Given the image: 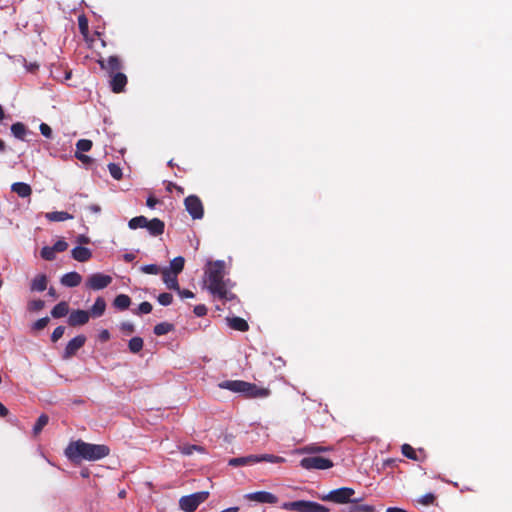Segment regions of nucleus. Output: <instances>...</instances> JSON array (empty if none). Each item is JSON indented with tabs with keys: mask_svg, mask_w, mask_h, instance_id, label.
<instances>
[{
	"mask_svg": "<svg viewBox=\"0 0 512 512\" xmlns=\"http://www.w3.org/2000/svg\"><path fill=\"white\" fill-rule=\"evenodd\" d=\"M64 332H65L64 326L56 327L51 335L52 342H57L63 336Z\"/></svg>",
	"mask_w": 512,
	"mask_h": 512,
	"instance_id": "49530a36",
	"label": "nucleus"
},
{
	"mask_svg": "<svg viewBox=\"0 0 512 512\" xmlns=\"http://www.w3.org/2000/svg\"><path fill=\"white\" fill-rule=\"evenodd\" d=\"M281 508L287 511L295 512H329V508L317 502L298 500L292 502H285Z\"/></svg>",
	"mask_w": 512,
	"mask_h": 512,
	"instance_id": "39448f33",
	"label": "nucleus"
},
{
	"mask_svg": "<svg viewBox=\"0 0 512 512\" xmlns=\"http://www.w3.org/2000/svg\"><path fill=\"white\" fill-rule=\"evenodd\" d=\"M208 497L209 493L207 491L196 492L183 496L179 500V506L185 512H194L201 503L208 499Z\"/></svg>",
	"mask_w": 512,
	"mask_h": 512,
	"instance_id": "423d86ee",
	"label": "nucleus"
},
{
	"mask_svg": "<svg viewBox=\"0 0 512 512\" xmlns=\"http://www.w3.org/2000/svg\"><path fill=\"white\" fill-rule=\"evenodd\" d=\"M436 500V497L433 493H427L423 496H421L418 500V502L424 506L432 505L434 504Z\"/></svg>",
	"mask_w": 512,
	"mask_h": 512,
	"instance_id": "a19ab883",
	"label": "nucleus"
},
{
	"mask_svg": "<svg viewBox=\"0 0 512 512\" xmlns=\"http://www.w3.org/2000/svg\"><path fill=\"white\" fill-rule=\"evenodd\" d=\"M157 300L161 305L168 306L172 303L173 296H172V294L165 292V293L159 294V296L157 297Z\"/></svg>",
	"mask_w": 512,
	"mask_h": 512,
	"instance_id": "79ce46f5",
	"label": "nucleus"
},
{
	"mask_svg": "<svg viewBox=\"0 0 512 512\" xmlns=\"http://www.w3.org/2000/svg\"><path fill=\"white\" fill-rule=\"evenodd\" d=\"M78 26L83 35L88 33V20L84 15L78 17Z\"/></svg>",
	"mask_w": 512,
	"mask_h": 512,
	"instance_id": "37998d69",
	"label": "nucleus"
},
{
	"mask_svg": "<svg viewBox=\"0 0 512 512\" xmlns=\"http://www.w3.org/2000/svg\"><path fill=\"white\" fill-rule=\"evenodd\" d=\"M127 84V77L122 72H117L111 75L110 87L114 93H121Z\"/></svg>",
	"mask_w": 512,
	"mask_h": 512,
	"instance_id": "2eb2a0df",
	"label": "nucleus"
},
{
	"mask_svg": "<svg viewBox=\"0 0 512 512\" xmlns=\"http://www.w3.org/2000/svg\"><path fill=\"white\" fill-rule=\"evenodd\" d=\"M225 263L222 260L210 261L205 269V284L208 291L214 295L220 292V288L224 287L228 281L224 280Z\"/></svg>",
	"mask_w": 512,
	"mask_h": 512,
	"instance_id": "f03ea898",
	"label": "nucleus"
},
{
	"mask_svg": "<svg viewBox=\"0 0 512 512\" xmlns=\"http://www.w3.org/2000/svg\"><path fill=\"white\" fill-rule=\"evenodd\" d=\"M166 189L168 192H172V190H176L179 194H182V195L185 192L183 187H181L173 182H168Z\"/></svg>",
	"mask_w": 512,
	"mask_h": 512,
	"instance_id": "6e6d98bb",
	"label": "nucleus"
},
{
	"mask_svg": "<svg viewBox=\"0 0 512 512\" xmlns=\"http://www.w3.org/2000/svg\"><path fill=\"white\" fill-rule=\"evenodd\" d=\"M9 415L8 408L0 402V417L5 418Z\"/></svg>",
	"mask_w": 512,
	"mask_h": 512,
	"instance_id": "052dcab7",
	"label": "nucleus"
},
{
	"mask_svg": "<svg viewBox=\"0 0 512 512\" xmlns=\"http://www.w3.org/2000/svg\"><path fill=\"white\" fill-rule=\"evenodd\" d=\"M174 329V325L168 322H161L154 326L153 332L157 336L165 335Z\"/></svg>",
	"mask_w": 512,
	"mask_h": 512,
	"instance_id": "c756f323",
	"label": "nucleus"
},
{
	"mask_svg": "<svg viewBox=\"0 0 512 512\" xmlns=\"http://www.w3.org/2000/svg\"><path fill=\"white\" fill-rule=\"evenodd\" d=\"M184 264H185V259L182 256L175 257L170 262L169 270L171 271V273L178 275L179 273L182 272V270L184 268Z\"/></svg>",
	"mask_w": 512,
	"mask_h": 512,
	"instance_id": "7c9ffc66",
	"label": "nucleus"
},
{
	"mask_svg": "<svg viewBox=\"0 0 512 512\" xmlns=\"http://www.w3.org/2000/svg\"><path fill=\"white\" fill-rule=\"evenodd\" d=\"M106 309V302L102 297H98L93 306L91 307L90 313L93 317H100L104 314Z\"/></svg>",
	"mask_w": 512,
	"mask_h": 512,
	"instance_id": "a878e982",
	"label": "nucleus"
},
{
	"mask_svg": "<svg viewBox=\"0 0 512 512\" xmlns=\"http://www.w3.org/2000/svg\"><path fill=\"white\" fill-rule=\"evenodd\" d=\"M159 202V200L157 198H155L154 196H149L147 198V201H146V205L149 207V208H154L156 206V204Z\"/></svg>",
	"mask_w": 512,
	"mask_h": 512,
	"instance_id": "bf43d9fd",
	"label": "nucleus"
},
{
	"mask_svg": "<svg viewBox=\"0 0 512 512\" xmlns=\"http://www.w3.org/2000/svg\"><path fill=\"white\" fill-rule=\"evenodd\" d=\"M11 133L15 138L19 140H25L28 129L22 122H16L11 126Z\"/></svg>",
	"mask_w": 512,
	"mask_h": 512,
	"instance_id": "393cba45",
	"label": "nucleus"
},
{
	"mask_svg": "<svg viewBox=\"0 0 512 512\" xmlns=\"http://www.w3.org/2000/svg\"><path fill=\"white\" fill-rule=\"evenodd\" d=\"M141 271L146 274H153L156 275L159 273L160 268L156 264H148L141 267Z\"/></svg>",
	"mask_w": 512,
	"mask_h": 512,
	"instance_id": "a18cd8bd",
	"label": "nucleus"
},
{
	"mask_svg": "<svg viewBox=\"0 0 512 512\" xmlns=\"http://www.w3.org/2000/svg\"><path fill=\"white\" fill-rule=\"evenodd\" d=\"M402 454L412 460H417V454L415 449L409 444H403L401 447Z\"/></svg>",
	"mask_w": 512,
	"mask_h": 512,
	"instance_id": "e433bc0d",
	"label": "nucleus"
},
{
	"mask_svg": "<svg viewBox=\"0 0 512 512\" xmlns=\"http://www.w3.org/2000/svg\"><path fill=\"white\" fill-rule=\"evenodd\" d=\"M285 459L280 456H276L273 454H263V455H248L243 457L231 458L228 461V464L233 467L254 465L259 462H269V463H282Z\"/></svg>",
	"mask_w": 512,
	"mask_h": 512,
	"instance_id": "20e7f679",
	"label": "nucleus"
},
{
	"mask_svg": "<svg viewBox=\"0 0 512 512\" xmlns=\"http://www.w3.org/2000/svg\"><path fill=\"white\" fill-rule=\"evenodd\" d=\"M48 294H49V296L54 297V298L58 297L56 290L53 287L49 288Z\"/></svg>",
	"mask_w": 512,
	"mask_h": 512,
	"instance_id": "69168bd1",
	"label": "nucleus"
},
{
	"mask_svg": "<svg viewBox=\"0 0 512 512\" xmlns=\"http://www.w3.org/2000/svg\"><path fill=\"white\" fill-rule=\"evenodd\" d=\"M55 251L52 246H45L41 249V257L47 261H53L55 259Z\"/></svg>",
	"mask_w": 512,
	"mask_h": 512,
	"instance_id": "58836bf2",
	"label": "nucleus"
},
{
	"mask_svg": "<svg viewBox=\"0 0 512 512\" xmlns=\"http://www.w3.org/2000/svg\"><path fill=\"white\" fill-rule=\"evenodd\" d=\"M85 342H86V337L84 335H78V336L74 337L73 339H71L65 347V350L63 353V358L70 359L71 357L76 355L78 350L84 346Z\"/></svg>",
	"mask_w": 512,
	"mask_h": 512,
	"instance_id": "9b49d317",
	"label": "nucleus"
},
{
	"mask_svg": "<svg viewBox=\"0 0 512 512\" xmlns=\"http://www.w3.org/2000/svg\"><path fill=\"white\" fill-rule=\"evenodd\" d=\"M75 157L79 161H81L83 164H86V165L91 164L93 161L91 157H89L83 153H80V152H75Z\"/></svg>",
	"mask_w": 512,
	"mask_h": 512,
	"instance_id": "5fc2aeb1",
	"label": "nucleus"
},
{
	"mask_svg": "<svg viewBox=\"0 0 512 512\" xmlns=\"http://www.w3.org/2000/svg\"><path fill=\"white\" fill-rule=\"evenodd\" d=\"M48 279L45 274L37 275L31 282V291L42 292L47 288Z\"/></svg>",
	"mask_w": 512,
	"mask_h": 512,
	"instance_id": "5701e85b",
	"label": "nucleus"
},
{
	"mask_svg": "<svg viewBox=\"0 0 512 512\" xmlns=\"http://www.w3.org/2000/svg\"><path fill=\"white\" fill-rule=\"evenodd\" d=\"M52 247L55 252H64L68 248V243L65 240L61 239L58 240Z\"/></svg>",
	"mask_w": 512,
	"mask_h": 512,
	"instance_id": "de8ad7c7",
	"label": "nucleus"
},
{
	"mask_svg": "<svg viewBox=\"0 0 512 512\" xmlns=\"http://www.w3.org/2000/svg\"><path fill=\"white\" fill-rule=\"evenodd\" d=\"M98 64L110 75L120 72L122 68V63L118 56H109L107 59H100Z\"/></svg>",
	"mask_w": 512,
	"mask_h": 512,
	"instance_id": "ddd939ff",
	"label": "nucleus"
},
{
	"mask_svg": "<svg viewBox=\"0 0 512 512\" xmlns=\"http://www.w3.org/2000/svg\"><path fill=\"white\" fill-rule=\"evenodd\" d=\"M355 490L350 487H341L330 491L328 494L321 495L319 498L323 501H330L337 504H347L352 500Z\"/></svg>",
	"mask_w": 512,
	"mask_h": 512,
	"instance_id": "0eeeda50",
	"label": "nucleus"
},
{
	"mask_svg": "<svg viewBox=\"0 0 512 512\" xmlns=\"http://www.w3.org/2000/svg\"><path fill=\"white\" fill-rule=\"evenodd\" d=\"M68 312H69L68 303L65 301H61L53 307V309L51 311V315L53 318H61V317L66 316L68 314Z\"/></svg>",
	"mask_w": 512,
	"mask_h": 512,
	"instance_id": "bb28decb",
	"label": "nucleus"
},
{
	"mask_svg": "<svg viewBox=\"0 0 512 512\" xmlns=\"http://www.w3.org/2000/svg\"><path fill=\"white\" fill-rule=\"evenodd\" d=\"M89 210L94 213H97L100 211V207L98 205H91V206H89Z\"/></svg>",
	"mask_w": 512,
	"mask_h": 512,
	"instance_id": "338daca9",
	"label": "nucleus"
},
{
	"mask_svg": "<svg viewBox=\"0 0 512 512\" xmlns=\"http://www.w3.org/2000/svg\"><path fill=\"white\" fill-rule=\"evenodd\" d=\"M247 500L255 501L259 503L275 504L278 502V498L271 492L267 491H256L248 493L244 496Z\"/></svg>",
	"mask_w": 512,
	"mask_h": 512,
	"instance_id": "f8f14e48",
	"label": "nucleus"
},
{
	"mask_svg": "<svg viewBox=\"0 0 512 512\" xmlns=\"http://www.w3.org/2000/svg\"><path fill=\"white\" fill-rule=\"evenodd\" d=\"M89 312L85 310H74L68 317V324L72 327L84 325L89 321Z\"/></svg>",
	"mask_w": 512,
	"mask_h": 512,
	"instance_id": "4468645a",
	"label": "nucleus"
},
{
	"mask_svg": "<svg viewBox=\"0 0 512 512\" xmlns=\"http://www.w3.org/2000/svg\"><path fill=\"white\" fill-rule=\"evenodd\" d=\"M89 241H90V240H89V238H88L87 236H85V235H79V236L77 237V242H78L79 244H88V243H89Z\"/></svg>",
	"mask_w": 512,
	"mask_h": 512,
	"instance_id": "680f3d73",
	"label": "nucleus"
},
{
	"mask_svg": "<svg viewBox=\"0 0 512 512\" xmlns=\"http://www.w3.org/2000/svg\"><path fill=\"white\" fill-rule=\"evenodd\" d=\"M92 141L89 140V139H80L77 141L76 143V148H77V151L76 152H88L90 151V149L92 148Z\"/></svg>",
	"mask_w": 512,
	"mask_h": 512,
	"instance_id": "f704fd0d",
	"label": "nucleus"
},
{
	"mask_svg": "<svg viewBox=\"0 0 512 512\" xmlns=\"http://www.w3.org/2000/svg\"><path fill=\"white\" fill-rule=\"evenodd\" d=\"M177 293L181 298H193L195 296L192 291L188 289H181L180 287L179 290H177Z\"/></svg>",
	"mask_w": 512,
	"mask_h": 512,
	"instance_id": "4d7b16f0",
	"label": "nucleus"
},
{
	"mask_svg": "<svg viewBox=\"0 0 512 512\" xmlns=\"http://www.w3.org/2000/svg\"><path fill=\"white\" fill-rule=\"evenodd\" d=\"M49 417L46 414H42L38 417L36 423L33 426V434L37 436L41 433L43 428L48 424Z\"/></svg>",
	"mask_w": 512,
	"mask_h": 512,
	"instance_id": "473e14b6",
	"label": "nucleus"
},
{
	"mask_svg": "<svg viewBox=\"0 0 512 512\" xmlns=\"http://www.w3.org/2000/svg\"><path fill=\"white\" fill-rule=\"evenodd\" d=\"M227 322L230 328L240 331V332H246L249 330V325L247 321L240 317H232L227 318Z\"/></svg>",
	"mask_w": 512,
	"mask_h": 512,
	"instance_id": "4be33fe9",
	"label": "nucleus"
},
{
	"mask_svg": "<svg viewBox=\"0 0 512 512\" xmlns=\"http://www.w3.org/2000/svg\"><path fill=\"white\" fill-rule=\"evenodd\" d=\"M219 386L235 393H241L247 398H266L271 393L268 388L258 387L254 383L243 380H227Z\"/></svg>",
	"mask_w": 512,
	"mask_h": 512,
	"instance_id": "7ed1b4c3",
	"label": "nucleus"
},
{
	"mask_svg": "<svg viewBox=\"0 0 512 512\" xmlns=\"http://www.w3.org/2000/svg\"><path fill=\"white\" fill-rule=\"evenodd\" d=\"M120 329L125 335H130L135 330L134 325L131 322H122Z\"/></svg>",
	"mask_w": 512,
	"mask_h": 512,
	"instance_id": "8fccbe9b",
	"label": "nucleus"
},
{
	"mask_svg": "<svg viewBox=\"0 0 512 512\" xmlns=\"http://www.w3.org/2000/svg\"><path fill=\"white\" fill-rule=\"evenodd\" d=\"M180 451L184 455H192L194 451L203 453L204 448L199 445H184L180 448Z\"/></svg>",
	"mask_w": 512,
	"mask_h": 512,
	"instance_id": "4c0bfd02",
	"label": "nucleus"
},
{
	"mask_svg": "<svg viewBox=\"0 0 512 512\" xmlns=\"http://www.w3.org/2000/svg\"><path fill=\"white\" fill-rule=\"evenodd\" d=\"M46 219L52 222H61L69 219H73V215L65 211H54L48 212L45 215Z\"/></svg>",
	"mask_w": 512,
	"mask_h": 512,
	"instance_id": "b1692460",
	"label": "nucleus"
},
{
	"mask_svg": "<svg viewBox=\"0 0 512 512\" xmlns=\"http://www.w3.org/2000/svg\"><path fill=\"white\" fill-rule=\"evenodd\" d=\"M146 229L152 236H159L164 233L165 223L159 218H153L148 220V224L146 225Z\"/></svg>",
	"mask_w": 512,
	"mask_h": 512,
	"instance_id": "dca6fc26",
	"label": "nucleus"
},
{
	"mask_svg": "<svg viewBox=\"0 0 512 512\" xmlns=\"http://www.w3.org/2000/svg\"><path fill=\"white\" fill-rule=\"evenodd\" d=\"M49 323V318L48 317H43V318H40L38 319L34 324H33V328L35 330H42L44 329Z\"/></svg>",
	"mask_w": 512,
	"mask_h": 512,
	"instance_id": "09e8293b",
	"label": "nucleus"
},
{
	"mask_svg": "<svg viewBox=\"0 0 512 512\" xmlns=\"http://www.w3.org/2000/svg\"><path fill=\"white\" fill-rule=\"evenodd\" d=\"M81 281L82 276L74 271L64 274L60 279L61 284L66 287H76L80 285Z\"/></svg>",
	"mask_w": 512,
	"mask_h": 512,
	"instance_id": "f3484780",
	"label": "nucleus"
},
{
	"mask_svg": "<svg viewBox=\"0 0 512 512\" xmlns=\"http://www.w3.org/2000/svg\"><path fill=\"white\" fill-rule=\"evenodd\" d=\"M333 462L322 456L304 457L300 461V466L306 470H326L333 467Z\"/></svg>",
	"mask_w": 512,
	"mask_h": 512,
	"instance_id": "6e6552de",
	"label": "nucleus"
},
{
	"mask_svg": "<svg viewBox=\"0 0 512 512\" xmlns=\"http://www.w3.org/2000/svg\"><path fill=\"white\" fill-rule=\"evenodd\" d=\"M44 306H45V303L43 300H41V299L33 300L28 303V310L31 312H37V311L42 310L44 308Z\"/></svg>",
	"mask_w": 512,
	"mask_h": 512,
	"instance_id": "ea45409f",
	"label": "nucleus"
},
{
	"mask_svg": "<svg viewBox=\"0 0 512 512\" xmlns=\"http://www.w3.org/2000/svg\"><path fill=\"white\" fill-rule=\"evenodd\" d=\"M143 346L144 341L141 337L138 336L131 338L128 343V348L133 354L139 353L143 349Z\"/></svg>",
	"mask_w": 512,
	"mask_h": 512,
	"instance_id": "c85d7f7f",
	"label": "nucleus"
},
{
	"mask_svg": "<svg viewBox=\"0 0 512 512\" xmlns=\"http://www.w3.org/2000/svg\"><path fill=\"white\" fill-rule=\"evenodd\" d=\"M213 296L224 301H232L236 299V295L229 291L227 284L224 287H221L220 292H216Z\"/></svg>",
	"mask_w": 512,
	"mask_h": 512,
	"instance_id": "72a5a7b5",
	"label": "nucleus"
},
{
	"mask_svg": "<svg viewBox=\"0 0 512 512\" xmlns=\"http://www.w3.org/2000/svg\"><path fill=\"white\" fill-rule=\"evenodd\" d=\"M131 304V299L126 294H119L115 297L113 305L119 310H126Z\"/></svg>",
	"mask_w": 512,
	"mask_h": 512,
	"instance_id": "cd10ccee",
	"label": "nucleus"
},
{
	"mask_svg": "<svg viewBox=\"0 0 512 512\" xmlns=\"http://www.w3.org/2000/svg\"><path fill=\"white\" fill-rule=\"evenodd\" d=\"M111 282V276L102 273H94L88 277L86 287L92 290H101L109 286Z\"/></svg>",
	"mask_w": 512,
	"mask_h": 512,
	"instance_id": "9d476101",
	"label": "nucleus"
},
{
	"mask_svg": "<svg viewBox=\"0 0 512 512\" xmlns=\"http://www.w3.org/2000/svg\"><path fill=\"white\" fill-rule=\"evenodd\" d=\"M361 499H352L344 512H375V507L368 504H361Z\"/></svg>",
	"mask_w": 512,
	"mask_h": 512,
	"instance_id": "6ab92c4d",
	"label": "nucleus"
},
{
	"mask_svg": "<svg viewBox=\"0 0 512 512\" xmlns=\"http://www.w3.org/2000/svg\"><path fill=\"white\" fill-rule=\"evenodd\" d=\"M162 279L168 289L175 291L179 290L180 286L178 283L177 274H173L169 269L165 268L162 271Z\"/></svg>",
	"mask_w": 512,
	"mask_h": 512,
	"instance_id": "a211bd4d",
	"label": "nucleus"
},
{
	"mask_svg": "<svg viewBox=\"0 0 512 512\" xmlns=\"http://www.w3.org/2000/svg\"><path fill=\"white\" fill-rule=\"evenodd\" d=\"M207 307L204 304H199L194 307V314L197 317H203L207 314Z\"/></svg>",
	"mask_w": 512,
	"mask_h": 512,
	"instance_id": "864d4df0",
	"label": "nucleus"
},
{
	"mask_svg": "<svg viewBox=\"0 0 512 512\" xmlns=\"http://www.w3.org/2000/svg\"><path fill=\"white\" fill-rule=\"evenodd\" d=\"M185 209L193 219H202L204 216V207L200 198L196 195H190L184 200Z\"/></svg>",
	"mask_w": 512,
	"mask_h": 512,
	"instance_id": "1a4fd4ad",
	"label": "nucleus"
},
{
	"mask_svg": "<svg viewBox=\"0 0 512 512\" xmlns=\"http://www.w3.org/2000/svg\"><path fill=\"white\" fill-rule=\"evenodd\" d=\"M5 150V143L0 139V151Z\"/></svg>",
	"mask_w": 512,
	"mask_h": 512,
	"instance_id": "774afa93",
	"label": "nucleus"
},
{
	"mask_svg": "<svg viewBox=\"0 0 512 512\" xmlns=\"http://www.w3.org/2000/svg\"><path fill=\"white\" fill-rule=\"evenodd\" d=\"M386 512H408L402 508L399 507H389L387 508Z\"/></svg>",
	"mask_w": 512,
	"mask_h": 512,
	"instance_id": "0e129e2a",
	"label": "nucleus"
},
{
	"mask_svg": "<svg viewBox=\"0 0 512 512\" xmlns=\"http://www.w3.org/2000/svg\"><path fill=\"white\" fill-rule=\"evenodd\" d=\"M41 134L46 138H51L52 136V129L51 127L46 123H41L39 126Z\"/></svg>",
	"mask_w": 512,
	"mask_h": 512,
	"instance_id": "3c124183",
	"label": "nucleus"
},
{
	"mask_svg": "<svg viewBox=\"0 0 512 512\" xmlns=\"http://www.w3.org/2000/svg\"><path fill=\"white\" fill-rule=\"evenodd\" d=\"M123 259L125 262H132L135 259V255L133 253H125Z\"/></svg>",
	"mask_w": 512,
	"mask_h": 512,
	"instance_id": "e2e57ef3",
	"label": "nucleus"
},
{
	"mask_svg": "<svg viewBox=\"0 0 512 512\" xmlns=\"http://www.w3.org/2000/svg\"><path fill=\"white\" fill-rule=\"evenodd\" d=\"M108 170H109V173L110 175L115 179V180H120L122 179V169L120 168V166L118 164H115V163H109L108 164Z\"/></svg>",
	"mask_w": 512,
	"mask_h": 512,
	"instance_id": "c9c22d12",
	"label": "nucleus"
},
{
	"mask_svg": "<svg viewBox=\"0 0 512 512\" xmlns=\"http://www.w3.org/2000/svg\"><path fill=\"white\" fill-rule=\"evenodd\" d=\"M64 454L73 464H80L83 460L103 459L110 454V449L104 444H92L79 439L71 441L65 448Z\"/></svg>",
	"mask_w": 512,
	"mask_h": 512,
	"instance_id": "f257e3e1",
	"label": "nucleus"
},
{
	"mask_svg": "<svg viewBox=\"0 0 512 512\" xmlns=\"http://www.w3.org/2000/svg\"><path fill=\"white\" fill-rule=\"evenodd\" d=\"M327 450H330V448L329 447H324V446H319V445H316V444L309 445V446H306L304 448V451L307 452V453H320V452H324V451H327Z\"/></svg>",
	"mask_w": 512,
	"mask_h": 512,
	"instance_id": "c03bdc74",
	"label": "nucleus"
},
{
	"mask_svg": "<svg viewBox=\"0 0 512 512\" xmlns=\"http://www.w3.org/2000/svg\"><path fill=\"white\" fill-rule=\"evenodd\" d=\"M11 190L21 198H27L32 194L31 186L24 182L13 183L11 185Z\"/></svg>",
	"mask_w": 512,
	"mask_h": 512,
	"instance_id": "412c9836",
	"label": "nucleus"
},
{
	"mask_svg": "<svg viewBox=\"0 0 512 512\" xmlns=\"http://www.w3.org/2000/svg\"><path fill=\"white\" fill-rule=\"evenodd\" d=\"M71 254L73 259L79 262H86L92 257L91 250L83 246L73 248Z\"/></svg>",
	"mask_w": 512,
	"mask_h": 512,
	"instance_id": "aec40b11",
	"label": "nucleus"
},
{
	"mask_svg": "<svg viewBox=\"0 0 512 512\" xmlns=\"http://www.w3.org/2000/svg\"><path fill=\"white\" fill-rule=\"evenodd\" d=\"M148 219L145 216H137L129 220L128 227L132 230L146 228Z\"/></svg>",
	"mask_w": 512,
	"mask_h": 512,
	"instance_id": "2f4dec72",
	"label": "nucleus"
},
{
	"mask_svg": "<svg viewBox=\"0 0 512 512\" xmlns=\"http://www.w3.org/2000/svg\"><path fill=\"white\" fill-rule=\"evenodd\" d=\"M152 309H153V307H152L151 303H149L147 301L140 303V305L138 307L139 313H141V314H148L152 311Z\"/></svg>",
	"mask_w": 512,
	"mask_h": 512,
	"instance_id": "603ef678",
	"label": "nucleus"
},
{
	"mask_svg": "<svg viewBox=\"0 0 512 512\" xmlns=\"http://www.w3.org/2000/svg\"><path fill=\"white\" fill-rule=\"evenodd\" d=\"M110 339V332L106 329L102 330L99 333V340L101 342H107Z\"/></svg>",
	"mask_w": 512,
	"mask_h": 512,
	"instance_id": "13d9d810",
	"label": "nucleus"
}]
</instances>
